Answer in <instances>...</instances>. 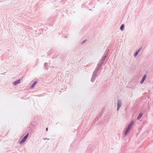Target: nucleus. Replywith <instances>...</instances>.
Masks as SVG:
<instances>
[{
    "label": "nucleus",
    "instance_id": "12",
    "mask_svg": "<svg viewBox=\"0 0 153 153\" xmlns=\"http://www.w3.org/2000/svg\"><path fill=\"white\" fill-rule=\"evenodd\" d=\"M130 129L129 128H128V127H127V128H126V130L128 131H129V130H130Z\"/></svg>",
    "mask_w": 153,
    "mask_h": 153
},
{
    "label": "nucleus",
    "instance_id": "10",
    "mask_svg": "<svg viewBox=\"0 0 153 153\" xmlns=\"http://www.w3.org/2000/svg\"><path fill=\"white\" fill-rule=\"evenodd\" d=\"M128 132L129 131H128L126 130L124 133L125 135H126Z\"/></svg>",
    "mask_w": 153,
    "mask_h": 153
},
{
    "label": "nucleus",
    "instance_id": "13",
    "mask_svg": "<svg viewBox=\"0 0 153 153\" xmlns=\"http://www.w3.org/2000/svg\"><path fill=\"white\" fill-rule=\"evenodd\" d=\"M43 140H49V139L48 138H43Z\"/></svg>",
    "mask_w": 153,
    "mask_h": 153
},
{
    "label": "nucleus",
    "instance_id": "6",
    "mask_svg": "<svg viewBox=\"0 0 153 153\" xmlns=\"http://www.w3.org/2000/svg\"><path fill=\"white\" fill-rule=\"evenodd\" d=\"M146 78V75H144V76L143 77L141 81L140 82L142 84L143 82L145 80Z\"/></svg>",
    "mask_w": 153,
    "mask_h": 153
},
{
    "label": "nucleus",
    "instance_id": "1",
    "mask_svg": "<svg viewBox=\"0 0 153 153\" xmlns=\"http://www.w3.org/2000/svg\"><path fill=\"white\" fill-rule=\"evenodd\" d=\"M121 101L120 100H118V101L117 102V111H118L119 110L120 107L122 105Z\"/></svg>",
    "mask_w": 153,
    "mask_h": 153
},
{
    "label": "nucleus",
    "instance_id": "3",
    "mask_svg": "<svg viewBox=\"0 0 153 153\" xmlns=\"http://www.w3.org/2000/svg\"><path fill=\"white\" fill-rule=\"evenodd\" d=\"M134 122L133 121H132L131 123H130V124H129V125H128V127L129 128H130V129H131V127H132V126H133V125H134Z\"/></svg>",
    "mask_w": 153,
    "mask_h": 153
},
{
    "label": "nucleus",
    "instance_id": "8",
    "mask_svg": "<svg viewBox=\"0 0 153 153\" xmlns=\"http://www.w3.org/2000/svg\"><path fill=\"white\" fill-rule=\"evenodd\" d=\"M37 83V82L35 81V82L34 83H33V84L31 85V88H33V87H34V86L36 84V83Z\"/></svg>",
    "mask_w": 153,
    "mask_h": 153
},
{
    "label": "nucleus",
    "instance_id": "9",
    "mask_svg": "<svg viewBox=\"0 0 153 153\" xmlns=\"http://www.w3.org/2000/svg\"><path fill=\"white\" fill-rule=\"evenodd\" d=\"M124 27V25H122L121 26V27H120V29L121 30H123V28Z\"/></svg>",
    "mask_w": 153,
    "mask_h": 153
},
{
    "label": "nucleus",
    "instance_id": "11",
    "mask_svg": "<svg viewBox=\"0 0 153 153\" xmlns=\"http://www.w3.org/2000/svg\"><path fill=\"white\" fill-rule=\"evenodd\" d=\"M86 42V40H84L82 42V44L85 43Z\"/></svg>",
    "mask_w": 153,
    "mask_h": 153
},
{
    "label": "nucleus",
    "instance_id": "2",
    "mask_svg": "<svg viewBox=\"0 0 153 153\" xmlns=\"http://www.w3.org/2000/svg\"><path fill=\"white\" fill-rule=\"evenodd\" d=\"M29 134L27 133V134L24 137L22 138L21 141L19 143L20 144H22L23 143H24L27 138Z\"/></svg>",
    "mask_w": 153,
    "mask_h": 153
},
{
    "label": "nucleus",
    "instance_id": "7",
    "mask_svg": "<svg viewBox=\"0 0 153 153\" xmlns=\"http://www.w3.org/2000/svg\"><path fill=\"white\" fill-rule=\"evenodd\" d=\"M140 50H141V49H138L137 51L134 54V55L135 56H136L137 55L138 53L139 52H140Z\"/></svg>",
    "mask_w": 153,
    "mask_h": 153
},
{
    "label": "nucleus",
    "instance_id": "4",
    "mask_svg": "<svg viewBox=\"0 0 153 153\" xmlns=\"http://www.w3.org/2000/svg\"><path fill=\"white\" fill-rule=\"evenodd\" d=\"M143 115V114H142L141 112L140 113L137 118V120H140L142 117Z\"/></svg>",
    "mask_w": 153,
    "mask_h": 153
},
{
    "label": "nucleus",
    "instance_id": "5",
    "mask_svg": "<svg viewBox=\"0 0 153 153\" xmlns=\"http://www.w3.org/2000/svg\"><path fill=\"white\" fill-rule=\"evenodd\" d=\"M20 79H19L17 80L16 81L14 82L13 83V84L14 85H16L20 82Z\"/></svg>",
    "mask_w": 153,
    "mask_h": 153
},
{
    "label": "nucleus",
    "instance_id": "14",
    "mask_svg": "<svg viewBox=\"0 0 153 153\" xmlns=\"http://www.w3.org/2000/svg\"><path fill=\"white\" fill-rule=\"evenodd\" d=\"M46 131H48V128H46Z\"/></svg>",
    "mask_w": 153,
    "mask_h": 153
}]
</instances>
